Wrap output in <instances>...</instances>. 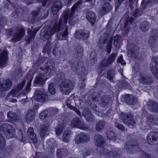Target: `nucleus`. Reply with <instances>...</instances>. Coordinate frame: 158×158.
I'll return each mask as SVG.
<instances>
[{
	"instance_id": "obj_1",
	"label": "nucleus",
	"mask_w": 158,
	"mask_h": 158,
	"mask_svg": "<svg viewBox=\"0 0 158 158\" xmlns=\"http://www.w3.org/2000/svg\"><path fill=\"white\" fill-rule=\"evenodd\" d=\"M81 1H78L72 6L70 12H68L64 16L62 17L58 23L57 22L55 23L54 26L56 28L57 31H61L62 25L67 23L68 18H69L70 19L69 23L70 25H73L76 23L77 19L76 17L73 16V14L75 11L80 7V5L81 4Z\"/></svg>"
},
{
	"instance_id": "obj_2",
	"label": "nucleus",
	"mask_w": 158,
	"mask_h": 158,
	"mask_svg": "<svg viewBox=\"0 0 158 158\" xmlns=\"http://www.w3.org/2000/svg\"><path fill=\"white\" fill-rule=\"evenodd\" d=\"M55 66V63L53 61H51L48 63L45 67H40V69L41 71L35 77L34 81L35 83L41 85L44 84L47 79V78H45V76L50 75Z\"/></svg>"
},
{
	"instance_id": "obj_3",
	"label": "nucleus",
	"mask_w": 158,
	"mask_h": 158,
	"mask_svg": "<svg viewBox=\"0 0 158 158\" xmlns=\"http://www.w3.org/2000/svg\"><path fill=\"white\" fill-rule=\"evenodd\" d=\"M64 73H61L58 74L57 76L60 80H63L60 85V91L63 94H68L73 89L75 84L69 80H64Z\"/></svg>"
},
{
	"instance_id": "obj_4",
	"label": "nucleus",
	"mask_w": 158,
	"mask_h": 158,
	"mask_svg": "<svg viewBox=\"0 0 158 158\" xmlns=\"http://www.w3.org/2000/svg\"><path fill=\"white\" fill-rule=\"evenodd\" d=\"M25 30L24 28L19 26L14 30L9 29L8 34L11 35L12 41L16 42L19 41L25 35Z\"/></svg>"
},
{
	"instance_id": "obj_5",
	"label": "nucleus",
	"mask_w": 158,
	"mask_h": 158,
	"mask_svg": "<svg viewBox=\"0 0 158 158\" xmlns=\"http://www.w3.org/2000/svg\"><path fill=\"white\" fill-rule=\"evenodd\" d=\"M1 131L3 132L7 138H11L15 136V130L10 124L6 123L2 124L0 127Z\"/></svg>"
},
{
	"instance_id": "obj_6",
	"label": "nucleus",
	"mask_w": 158,
	"mask_h": 158,
	"mask_svg": "<svg viewBox=\"0 0 158 158\" xmlns=\"http://www.w3.org/2000/svg\"><path fill=\"white\" fill-rule=\"evenodd\" d=\"M34 99L36 101L44 102L48 100V96L44 89H38L35 92Z\"/></svg>"
},
{
	"instance_id": "obj_7",
	"label": "nucleus",
	"mask_w": 158,
	"mask_h": 158,
	"mask_svg": "<svg viewBox=\"0 0 158 158\" xmlns=\"http://www.w3.org/2000/svg\"><path fill=\"white\" fill-rule=\"evenodd\" d=\"M120 117L122 122L128 126H133L135 123L133 116L131 114L122 113L120 114Z\"/></svg>"
},
{
	"instance_id": "obj_8",
	"label": "nucleus",
	"mask_w": 158,
	"mask_h": 158,
	"mask_svg": "<svg viewBox=\"0 0 158 158\" xmlns=\"http://www.w3.org/2000/svg\"><path fill=\"white\" fill-rule=\"evenodd\" d=\"M110 101V98L107 96H96L94 99V101L99 104L102 108L107 109L108 105Z\"/></svg>"
},
{
	"instance_id": "obj_9",
	"label": "nucleus",
	"mask_w": 158,
	"mask_h": 158,
	"mask_svg": "<svg viewBox=\"0 0 158 158\" xmlns=\"http://www.w3.org/2000/svg\"><path fill=\"white\" fill-rule=\"evenodd\" d=\"M124 148L129 153H133L139 151V146L136 141H131L127 142L124 145Z\"/></svg>"
},
{
	"instance_id": "obj_10",
	"label": "nucleus",
	"mask_w": 158,
	"mask_h": 158,
	"mask_svg": "<svg viewBox=\"0 0 158 158\" xmlns=\"http://www.w3.org/2000/svg\"><path fill=\"white\" fill-rule=\"evenodd\" d=\"M56 31L58 32H60L59 31L56 30V28L54 26L53 27H49L48 28L47 30L45 31L43 35L44 38L46 40H48V42L47 43H50V44L48 45V46H51V49L53 45L51 43L50 39L51 38L52 36L55 33Z\"/></svg>"
},
{
	"instance_id": "obj_11",
	"label": "nucleus",
	"mask_w": 158,
	"mask_h": 158,
	"mask_svg": "<svg viewBox=\"0 0 158 158\" xmlns=\"http://www.w3.org/2000/svg\"><path fill=\"white\" fill-rule=\"evenodd\" d=\"M90 137L87 133L81 132L78 135L75 139V141L77 144L85 143L89 141Z\"/></svg>"
},
{
	"instance_id": "obj_12",
	"label": "nucleus",
	"mask_w": 158,
	"mask_h": 158,
	"mask_svg": "<svg viewBox=\"0 0 158 158\" xmlns=\"http://www.w3.org/2000/svg\"><path fill=\"white\" fill-rule=\"evenodd\" d=\"M71 125L74 127H77L84 130H87L89 128L88 127L78 118H75L72 120Z\"/></svg>"
},
{
	"instance_id": "obj_13",
	"label": "nucleus",
	"mask_w": 158,
	"mask_h": 158,
	"mask_svg": "<svg viewBox=\"0 0 158 158\" xmlns=\"http://www.w3.org/2000/svg\"><path fill=\"white\" fill-rule=\"evenodd\" d=\"M138 80L140 83L145 85H149L152 84L154 81L152 77L143 73H141L139 75Z\"/></svg>"
},
{
	"instance_id": "obj_14",
	"label": "nucleus",
	"mask_w": 158,
	"mask_h": 158,
	"mask_svg": "<svg viewBox=\"0 0 158 158\" xmlns=\"http://www.w3.org/2000/svg\"><path fill=\"white\" fill-rule=\"evenodd\" d=\"M148 143L151 145L156 144L158 142V133L152 131L147 136Z\"/></svg>"
},
{
	"instance_id": "obj_15",
	"label": "nucleus",
	"mask_w": 158,
	"mask_h": 158,
	"mask_svg": "<svg viewBox=\"0 0 158 158\" xmlns=\"http://www.w3.org/2000/svg\"><path fill=\"white\" fill-rule=\"evenodd\" d=\"M127 48L128 56L131 58L135 57L139 52L138 47L136 45L133 44H129L128 45Z\"/></svg>"
},
{
	"instance_id": "obj_16",
	"label": "nucleus",
	"mask_w": 158,
	"mask_h": 158,
	"mask_svg": "<svg viewBox=\"0 0 158 158\" xmlns=\"http://www.w3.org/2000/svg\"><path fill=\"white\" fill-rule=\"evenodd\" d=\"M112 38L107 37L106 38L103 39L102 36L99 39V42L101 44H102V47L103 45L106 43V47L107 48V51L108 53H110L111 51L112 48ZM104 45H103L104 46Z\"/></svg>"
},
{
	"instance_id": "obj_17",
	"label": "nucleus",
	"mask_w": 158,
	"mask_h": 158,
	"mask_svg": "<svg viewBox=\"0 0 158 158\" xmlns=\"http://www.w3.org/2000/svg\"><path fill=\"white\" fill-rule=\"evenodd\" d=\"M158 38V31L156 29L153 30L150 32V39L149 41V45L152 48L155 47L156 45V42Z\"/></svg>"
},
{
	"instance_id": "obj_18",
	"label": "nucleus",
	"mask_w": 158,
	"mask_h": 158,
	"mask_svg": "<svg viewBox=\"0 0 158 158\" xmlns=\"http://www.w3.org/2000/svg\"><path fill=\"white\" fill-rule=\"evenodd\" d=\"M89 35V31L84 30L76 31L74 34V36L76 38L83 40H87Z\"/></svg>"
},
{
	"instance_id": "obj_19",
	"label": "nucleus",
	"mask_w": 158,
	"mask_h": 158,
	"mask_svg": "<svg viewBox=\"0 0 158 158\" xmlns=\"http://www.w3.org/2000/svg\"><path fill=\"white\" fill-rule=\"evenodd\" d=\"M152 61L154 63L155 66L152 63L150 64L151 71L154 77L158 80V57L152 58Z\"/></svg>"
},
{
	"instance_id": "obj_20",
	"label": "nucleus",
	"mask_w": 158,
	"mask_h": 158,
	"mask_svg": "<svg viewBox=\"0 0 158 158\" xmlns=\"http://www.w3.org/2000/svg\"><path fill=\"white\" fill-rule=\"evenodd\" d=\"M82 65V62H79L78 64L72 63L71 66L72 69L80 75L82 74L85 71V68Z\"/></svg>"
},
{
	"instance_id": "obj_21",
	"label": "nucleus",
	"mask_w": 158,
	"mask_h": 158,
	"mask_svg": "<svg viewBox=\"0 0 158 158\" xmlns=\"http://www.w3.org/2000/svg\"><path fill=\"white\" fill-rule=\"evenodd\" d=\"M147 108L152 112H158V103L152 100H149L147 103Z\"/></svg>"
},
{
	"instance_id": "obj_22",
	"label": "nucleus",
	"mask_w": 158,
	"mask_h": 158,
	"mask_svg": "<svg viewBox=\"0 0 158 158\" xmlns=\"http://www.w3.org/2000/svg\"><path fill=\"white\" fill-rule=\"evenodd\" d=\"M147 123L148 127L152 125H158V117L154 115H150L147 116Z\"/></svg>"
},
{
	"instance_id": "obj_23",
	"label": "nucleus",
	"mask_w": 158,
	"mask_h": 158,
	"mask_svg": "<svg viewBox=\"0 0 158 158\" xmlns=\"http://www.w3.org/2000/svg\"><path fill=\"white\" fill-rule=\"evenodd\" d=\"M62 5L60 1L56 0L54 2L52 7V12L54 15H56L62 8Z\"/></svg>"
},
{
	"instance_id": "obj_24",
	"label": "nucleus",
	"mask_w": 158,
	"mask_h": 158,
	"mask_svg": "<svg viewBox=\"0 0 158 158\" xmlns=\"http://www.w3.org/2000/svg\"><path fill=\"white\" fill-rule=\"evenodd\" d=\"M87 19L91 23V26H93L96 20V16L95 13L92 11L88 12L86 15Z\"/></svg>"
},
{
	"instance_id": "obj_25",
	"label": "nucleus",
	"mask_w": 158,
	"mask_h": 158,
	"mask_svg": "<svg viewBox=\"0 0 158 158\" xmlns=\"http://www.w3.org/2000/svg\"><path fill=\"white\" fill-rule=\"evenodd\" d=\"M49 126L50 124L49 123H44L40 126V133L42 137H43L48 135V129Z\"/></svg>"
},
{
	"instance_id": "obj_26",
	"label": "nucleus",
	"mask_w": 158,
	"mask_h": 158,
	"mask_svg": "<svg viewBox=\"0 0 158 158\" xmlns=\"http://www.w3.org/2000/svg\"><path fill=\"white\" fill-rule=\"evenodd\" d=\"M27 135L29 138L34 143H36L37 142V140L36 135L34 132L33 128L30 127L28 128L27 131Z\"/></svg>"
},
{
	"instance_id": "obj_27",
	"label": "nucleus",
	"mask_w": 158,
	"mask_h": 158,
	"mask_svg": "<svg viewBox=\"0 0 158 158\" xmlns=\"http://www.w3.org/2000/svg\"><path fill=\"white\" fill-rule=\"evenodd\" d=\"M8 59L7 52L6 51H3L0 55V67L6 65Z\"/></svg>"
},
{
	"instance_id": "obj_28",
	"label": "nucleus",
	"mask_w": 158,
	"mask_h": 158,
	"mask_svg": "<svg viewBox=\"0 0 158 158\" xmlns=\"http://www.w3.org/2000/svg\"><path fill=\"white\" fill-rule=\"evenodd\" d=\"M126 102L130 105L135 104L137 103V99L134 96L131 95H127L125 97Z\"/></svg>"
},
{
	"instance_id": "obj_29",
	"label": "nucleus",
	"mask_w": 158,
	"mask_h": 158,
	"mask_svg": "<svg viewBox=\"0 0 158 158\" xmlns=\"http://www.w3.org/2000/svg\"><path fill=\"white\" fill-rule=\"evenodd\" d=\"M111 64L107 59H103L100 62L99 65L98 69H100L101 72H102L103 70L106 69Z\"/></svg>"
},
{
	"instance_id": "obj_30",
	"label": "nucleus",
	"mask_w": 158,
	"mask_h": 158,
	"mask_svg": "<svg viewBox=\"0 0 158 158\" xmlns=\"http://www.w3.org/2000/svg\"><path fill=\"white\" fill-rule=\"evenodd\" d=\"M100 149V152L101 154L106 155L107 157H110L111 156H116L117 153L113 151H108V150L106 148H102V147H99Z\"/></svg>"
},
{
	"instance_id": "obj_31",
	"label": "nucleus",
	"mask_w": 158,
	"mask_h": 158,
	"mask_svg": "<svg viewBox=\"0 0 158 158\" xmlns=\"http://www.w3.org/2000/svg\"><path fill=\"white\" fill-rule=\"evenodd\" d=\"M68 28L67 27H66L64 30H62L60 33H58L56 37L58 40H66L68 37Z\"/></svg>"
},
{
	"instance_id": "obj_32",
	"label": "nucleus",
	"mask_w": 158,
	"mask_h": 158,
	"mask_svg": "<svg viewBox=\"0 0 158 158\" xmlns=\"http://www.w3.org/2000/svg\"><path fill=\"white\" fill-rule=\"evenodd\" d=\"M35 116V113L34 110H28L26 116V121L28 123H30L34 120Z\"/></svg>"
},
{
	"instance_id": "obj_33",
	"label": "nucleus",
	"mask_w": 158,
	"mask_h": 158,
	"mask_svg": "<svg viewBox=\"0 0 158 158\" xmlns=\"http://www.w3.org/2000/svg\"><path fill=\"white\" fill-rule=\"evenodd\" d=\"M111 10L110 4L108 2L105 3L102 7V10L100 11V14L102 15H104L107 12L110 11Z\"/></svg>"
},
{
	"instance_id": "obj_34",
	"label": "nucleus",
	"mask_w": 158,
	"mask_h": 158,
	"mask_svg": "<svg viewBox=\"0 0 158 158\" xmlns=\"http://www.w3.org/2000/svg\"><path fill=\"white\" fill-rule=\"evenodd\" d=\"M95 138L96 145L99 147H102L105 143L103 137L101 135H97L95 136Z\"/></svg>"
},
{
	"instance_id": "obj_35",
	"label": "nucleus",
	"mask_w": 158,
	"mask_h": 158,
	"mask_svg": "<svg viewBox=\"0 0 158 158\" xmlns=\"http://www.w3.org/2000/svg\"><path fill=\"white\" fill-rule=\"evenodd\" d=\"M150 26L151 25L149 22L144 21L140 24L139 27L142 31L145 32L149 30Z\"/></svg>"
},
{
	"instance_id": "obj_36",
	"label": "nucleus",
	"mask_w": 158,
	"mask_h": 158,
	"mask_svg": "<svg viewBox=\"0 0 158 158\" xmlns=\"http://www.w3.org/2000/svg\"><path fill=\"white\" fill-rule=\"evenodd\" d=\"M69 151L66 148L58 149L57 151V155L59 157L62 158L68 154Z\"/></svg>"
},
{
	"instance_id": "obj_37",
	"label": "nucleus",
	"mask_w": 158,
	"mask_h": 158,
	"mask_svg": "<svg viewBox=\"0 0 158 158\" xmlns=\"http://www.w3.org/2000/svg\"><path fill=\"white\" fill-rule=\"evenodd\" d=\"M75 53L77 58L81 57L83 53V48L80 45H78L75 49Z\"/></svg>"
},
{
	"instance_id": "obj_38",
	"label": "nucleus",
	"mask_w": 158,
	"mask_h": 158,
	"mask_svg": "<svg viewBox=\"0 0 158 158\" xmlns=\"http://www.w3.org/2000/svg\"><path fill=\"white\" fill-rule=\"evenodd\" d=\"M106 125V123L103 120H100L96 124V129L98 131L103 130Z\"/></svg>"
},
{
	"instance_id": "obj_39",
	"label": "nucleus",
	"mask_w": 158,
	"mask_h": 158,
	"mask_svg": "<svg viewBox=\"0 0 158 158\" xmlns=\"http://www.w3.org/2000/svg\"><path fill=\"white\" fill-rule=\"evenodd\" d=\"M82 116L85 117L86 120L88 122H93L94 120V117L92 115L90 111H88L85 112H83Z\"/></svg>"
},
{
	"instance_id": "obj_40",
	"label": "nucleus",
	"mask_w": 158,
	"mask_h": 158,
	"mask_svg": "<svg viewBox=\"0 0 158 158\" xmlns=\"http://www.w3.org/2000/svg\"><path fill=\"white\" fill-rule=\"evenodd\" d=\"M35 31H31L28 30V33L29 34L28 36L26 38V41L28 43H30L35 36L36 34Z\"/></svg>"
},
{
	"instance_id": "obj_41",
	"label": "nucleus",
	"mask_w": 158,
	"mask_h": 158,
	"mask_svg": "<svg viewBox=\"0 0 158 158\" xmlns=\"http://www.w3.org/2000/svg\"><path fill=\"white\" fill-rule=\"evenodd\" d=\"M65 125L64 124H58L55 128L56 134L59 135L61 134L64 129L65 128Z\"/></svg>"
},
{
	"instance_id": "obj_42",
	"label": "nucleus",
	"mask_w": 158,
	"mask_h": 158,
	"mask_svg": "<svg viewBox=\"0 0 158 158\" xmlns=\"http://www.w3.org/2000/svg\"><path fill=\"white\" fill-rule=\"evenodd\" d=\"M114 46L116 47H118L121 41V36L116 35L114 36Z\"/></svg>"
},
{
	"instance_id": "obj_43",
	"label": "nucleus",
	"mask_w": 158,
	"mask_h": 158,
	"mask_svg": "<svg viewBox=\"0 0 158 158\" xmlns=\"http://www.w3.org/2000/svg\"><path fill=\"white\" fill-rule=\"evenodd\" d=\"M107 137L110 140L115 141L117 137L115 132L112 131H109L107 133Z\"/></svg>"
},
{
	"instance_id": "obj_44",
	"label": "nucleus",
	"mask_w": 158,
	"mask_h": 158,
	"mask_svg": "<svg viewBox=\"0 0 158 158\" xmlns=\"http://www.w3.org/2000/svg\"><path fill=\"white\" fill-rule=\"evenodd\" d=\"M62 48L60 47L58 45L56 44L53 50V53L54 55H61Z\"/></svg>"
},
{
	"instance_id": "obj_45",
	"label": "nucleus",
	"mask_w": 158,
	"mask_h": 158,
	"mask_svg": "<svg viewBox=\"0 0 158 158\" xmlns=\"http://www.w3.org/2000/svg\"><path fill=\"white\" fill-rule=\"evenodd\" d=\"M6 145L5 139L0 134V149L1 150L4 149Z\"/></svg>"
},
{
	"instance_id": "obj_46",
	"label": "nucleus",
	"mask_w": 158,
	"mask_h": 158,
	"mask_svg": "<svg viewBox=\"0 0 158 158\" xmlns=\"http://www.w3.org/2000/svg\"><path fill=\"white\" fill-rule=\"evenodd\" d=\"M107 78L110 81H112L114 77L115 73L113 71L109 70L107 73Z\"/></svg>"
},
{
	"instance_id": "obj_47",
	"label": "nucleus",
	"mask_w": 158,
	"mask_h": 158,
	"mask_svg": "<svg viewBox=\"0 0 158 158\" xmlns=\"http://www.w3.org/2000/svg\"><path fill=\"white\" fill-rule=\"evenodd\" d=\"M117 56V54L116 53H112L109 56L107 59L110 63L112 64L115 61Z\"/></svg>"
},
{
	"instance_id": "obj_48",
	"label": "nucleus",
	"mask_w": 158,
	"mask_h": 158,
	"mask_svg": "<svg viewBox=\"0 0 158 158\" xmlns=\"http://www.w3.org/2000/svg\"><path fill=\"white\" fill-rule=\"evenodd\" d=\"M48 112L47 110H45L42 111L40 114V118L42 120L45 119L47 117Z\"/></svg>"
},
{
	"instance_id": "obj_49",
	"label": "nucleus",
	"mask_w": 158,
	"mask_h": 158,
	"mask_svg": "<svg viewBox=\"0 0 158 158\" xmlns=\"http://www.w3.org/2000/svg\"><path fill=\"white\" fill-rule=\"evenodd\" d=\"M5 87L6 88V90L10 88L12 85L11 81L9 79H7L4 82L3 84Z\"/></svg>"
},
{
	"instance_id": "obj_50",
	"label": "nucleus",
	"mask_w": 158,
	"mask_h": 158,
	"mask_svg": "<svg viewBox=\"0 0 158 158\" xmlns=\"http://www.w3.org/2000/svg\"><path fill=\"white\" fill-rule=\"evenodd\" d=\"M48 89L49 92L51 94L53 95L55 93L56 90L53 83H51L49 85Z\"/></svg>"
},
{
	"instance_id": "obj_51",
	"label": "nucleus",
	"mask_w": 158,
	"mask_h": 158,
	"mask_svg": "<svg viewBox=\"0 0 158 158\" xmlns=\"http://www.w3.org/2000/svg\"><path fill=\"white\" fill-rule=\"evenodd\" d=\"M96 57L97 56L95 52H93L91 53L90 58L92 62L95 63L97 61V60Z\"/></svg>"
},
{
	"instance_id": "obj_52",
	"label": "nucleus",
	"mask_w": 158,
	"mask_h": 158,
	"mask_svg": "<svg viewBox=\"0 0 158 158\" xmlns=\"http://www.w3.org/2000/svg\"><path fill=\"white\" fill-rule=\"evenodd\" d=\"M114 126L115 127L117 128L118 129L124 131L125 130V128L124 126L122 124L118 122L114 123Z\"/></svg>"
},
{
	"instance_id": "obj_53",
	"label": "nucleus",
	"mask_w": 158,
	"mask_h": 158,
	"mask_svg": "<svg viewBox=\"0 0 158 158\" xmlns=\"http://www.w3.org/2000/svg\"><path fill=\"white\" fill-rule=\"evenodd\" d=\"M15 115V114L12 111H9L7 115L8 118L11 120L14 121Z\"/></svg>"
},
{
	"instance_id": "obj_54",
	"label": "nucleus",
	"mask_w": 158,
	"mask_h": 158,
	"mask_svg": "<svg viewBox=\"0 0 158 158\" xmlns=\"http://www.w3.org/2000/svg\"><path fill=\"white\" fill-rule=\"evenodd\" d=\"M55 140L53 139H50L48 142V144L50 148L53 149L55 145Z\"/></svg>"
},
{
	"instance_id": "obj_55",
	"label": "nucleus",
	"mask_w": 158,
	"mask_h": 158,
	"mask_svg": "<svg viewBox=\"0 0 158 158\" xmlns=\"http://www.w3.org/2000/svg\"><path fill=\"white\" fill-rule=\"evenodd\" d=\"M18 91L19 90L15 88V89L12 90L10 91L8 95L9 97H15L16 96L17 93Z\"/></svg>"
},
{
	"instance_id": "obj_56",
	"label": "nucleus",
	"mask_w": 158,
	"mask_h": 158,
	"mask_svg": "<svg viewBox=\"0 0 158 158\" xmlns=\"http://www.w3.org/2000/svg\"><path fill=\"white\" fill-rule=\"evenodd\" d=\"M67 106L70 109H72L75 112L79 115L81 116V113L80 111L77 109L76 108L74 107L73 106L71 105L70 104H68Z\"/></svg>"
},
{
	"instance_id": "obj_57",
	"label": "nucleus",
	"mask_w": 158,
	"mask_h": 158,
	"mask_svg": "<svg viewBox=\"0 0 158 158\" xmlns=\"http://www.w3.org/2000/svg\"><path fill=\"white\" fill-rule=\"evenodd\" d=\"M15 12L17 15H19L23 12V9L22 7L18 5L15 6Z\"/></svg>"
},
{
	"instance_id": "obj_58",
	"label": "nucleus",
	"mask_w": 158,
	"mask_h": 158,
	"mask_svg": "<svg viewBox=\"0 0 158 158\" xmlns=\"http://www.w3.org/2000/svg\"><path fill=\"white\" fill-rule=\"evenodd\" d=\"M151 2H152L151 1H148L146 2L145 0H143L142 1L141 5L145 8L148 5L150 6V4H151Z\"/></svg>"
},
{
	"instance_id": "obj_59",
	"label": "nucleus",
	"mask_w": 158,
	"mask_h": 158,
	"mask_svg": "<svg viewBox=\"0 0 158 158\" xmlns=\"http://www.w3.org/2000/svg\"><path fill=\"white\" fill-rule=\"evenodd\" d=\"M117 61L118 63H120L122 65H125L126 63L123 60L122 55L120 56L117 59Z\"/></svg>"
},
{
	"instance_id": "obj_60",
	"label": "nucleus",
	"mask_w": 158,
	"mask_h": 158,
	"mask_svg": "<svg viewBox=\"0 0 158 158\" xmlns=\"http://www.w3.org/2000/svg\"><path fill=\"white\" fill-rule=\"evenodd\" d=\"M26 83V81L25 80H23L22 82V83L20 84H19L16 87V89H17L19 91L23 88L24 84Z\"/></svg>"
},
{
	"instance_id": "obj_61",
	"label": "nucleus",
	"mask_w": 158,
	"mask_h": 158,
	"mask_svg": "<svg viewBox=\"0 0 158 158\" xmlns=\"http://www.w3.org/2000/svg\"><path fill=\"white\" fill-rule=\"evenodd\" d=\"M50 44V43H47L46 46L44 47V48L43 52H44L46 53V52H50L51 49V47L48 46V45Z\"/></svg>"
},
{
	"instance_id": "obj_62",
	"label": "nucleus",
	"mask_w": 158,
	"mask_h": 158,
	"mask_svg": "<svg viewBox=\"0 0 158 158\" xmlns=\"http://www.w3.org/2000/svg\"><path fill=\"white\" fill-rule=\"evenodd\" d=\"M91 149H88L86 150L85 152L83 154V157L85 158L87 156H89L91 153Z\"/></svg>"
},
{
	"instance_id": "obj_63",
	"label": "nucleus",
	"mask_w": 158,
	"mask_h": 158,
	"mask_svg": "<svg viewBox=\"0 0 158 158\" xmlns=\"http://www.w3.org/2000/svg\"><path fill=\"white\" fill-rule=\"evenodd\" d=\"M31 80H30L29 82L27 84L26 89V91L27 93H28L30 91V86L31 85Z\"/></svg>"
},
{
	"instance_id": "obj_64",
	"label": "nucleus",
	"mask_w": 158,
	"mask_h": 158,
	"mask_svg": "<svg viewBox=\"0 0 158 158\" xmlns=\"http://www.w3.org/2000/svg\"><path fill=\"white\" fill-rule=\"evenodd\" d=\"M140 15L139 14V10L137 9H136L134 12V13L133 14V16H134L135 17H137L138 16H139Z\"/></svg>"
}]
</instances>
